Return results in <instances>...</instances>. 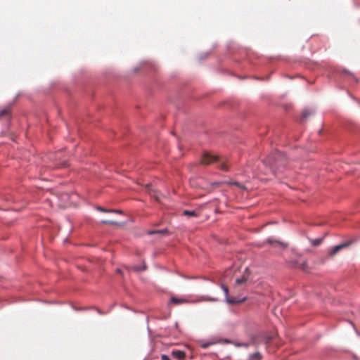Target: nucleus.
Segmentation results:
<instances>
[{
  "instance_id": "obj_1",
  "label": "nucleus",
  "mask_w": 360,
  "mask_h": 360,
  "mask_svg": "<svg viewBox=\"0 0 360 360\" xmlns=\"http://www.w3.org/2000/svg\"><path fill=\"white\" fill-rule=\"evenodd\" d=\"M201 164L209 165L217 164L218 167L223 171H228L229 166L225 158H221L210 153H205L201 158Z\"/></svg>"
},
{
  "instance_id": "obj_2",
  "label": "nucleus",
  "mask_w": 360,
  "mask_h": 360,
  "mask_svg": "<svg viewBox=\"0 0 360 360\" xmlns=\"http://www.w3.org/2000/svg\"><path fill=\"white\" fill-rule=\"evenodd\" d=\"M267 162L274 171L281 166H284L285 163V155L281 152H276L274 155H270L267 159Z\"/></svg>"
},
{
  "instance_id": "obj_3",
  "label": "nucleus",
  "mask_w": 360,
  "mask_h": 360,
  "mask_svg": "<svg viewBox=\"0 0 360 360\" xmlns=\"http://www.w3.org/2000/svg\"><path fill=\"white\" fill-rule=\"evenodd\" d=\"M276 333H267V334L261 335L259 337V338L261 340H253V341L255 343L263 342L266 345V347H268L270 345V343L271 342V341L274 340L276 339Z\"/></svg>"
},
{
  "instance_id": "obj_4",
  "label": "nucleus",
  "mask_w": 360,
  "mask_h": 360,
  "mask_svg": "<svg viewBox=\"0 0 360 360\" xmlns=\"http://www.w3.org/2000/svg\"><path fill=\"white\" fill-rule=\"evenodd\" d=\"M11 117V108L10 105L0 110V119L9 120Z\"/></svg>"
},
{
  "instance_id": "obj_5",
  "label": "nucleus",
  "mask_w": 360,
  "mask_h": 360,
  "mask_svg": "<svg viewBox=\"0 0 360 360\" xmlns=\"http://www.w3.org/2000/svg\"><path fill=\"white\" fill-rule=\"evenodd\" d=\"M350 244H351V242H347V243H344L342 244H340V245H338L333 247V249L330 252V255L331 257L335 256L340 250H341L345 248H347L348 246L350 245Z\"/></svg>"
},
{
  "instance_id": "obj_6",
  "label": "nucleus",
  "mask_w": 360,
  "mask_h": 360,
  "mask_svg": "<svg viewBox=\"0 0 360 360\" xmlns=\"http://www.w3.org/2000/svg\"><path fill=\"white\" fill-rule=\"evenodd\" d=\"M147 189L152 198H155L157 201L160 200L159 193L156 190L153 189L152 186L148 185Z\"/></svg>"
},
{
  "instance_id": "obj_7",
  "label": "nucleus",
  "mask_w": 360,
  "mask_h": 360,
  "mask_svg": "<svg viewBox=\"0 0 360 360\" xmlns=\"http://www.w3.org/2000/svg\"><path fill=\"white\" fill-rule=\"evenodd\" d=\"M188 300L184 298H177L175 297H172L168 304H181L184 303H187Z\"/></svg>"
},
{
  "instance_id": "obj_8",
  "label": "nucleus",
  "mask_w": 360,
  "mask_h": 360,
  "mask_svg": "<svg viewBox=\"0 0 360 360\" xmlns=\"http://www.w3.org/2000/svg\"><path fill=\"white\" fill-rule=\"evenodd\" d=\"M172 354L174 358L179 360L184 359L186 356L185 352L181 350H173Z\"/></svg>"
},
{
  "instance_id": "obj_9",
  "label": "nucleus",
  "mask_w": 360,
  "mask_h": 360,
  "mask_svg": "<svg viewBox=\"0 0 360 360\" xmlns=\"http://www.w3.org/2000/svg\"><path fill=\"white\" fill-rule=\"evenodd\" d=\"M218 342H219V341H218V340H210V341L205 342H200V346L203 349H207L210 346L214 345Z\"/></svg>"
},
{
  "instance_id": "obj_10",
  "label": "nucleus",
  "mask_w": 360,
  "mask_h": 360,
  "mask_svg": "<svg viewBox=\"0 0 360 360\" xmlns=\"http://www.w3.org/2000/svg\"><path fill=\"white\" fill-rule=\"evenodd\" d=\"M221 288H222L223 291L224 292L225 296L226 297L227 302H229V303H234V302H236L234 300H230V299L228 298L229 288L226 285H221Z\"/></svg>"
},
{
  "instance_id": "obj_11",
  "label": "nucleus",
  "mask_w": 360,
  "mask_h": 360,
  "mask_svg": "<svg viewBox=\"0 0 360 360\" xmlns=\"http://www.w3.org/2000/svg\"><path fill=\"white\" fill-rule=\"evenodd\" d=\"M311 114H313V112L311 110H309V109L304 110V111L302 112V118H301L302 121L305 120Z\"/></svg>"
},
{
  "instance_id": "obj_12",
  "label": "nucleus",
  "mask_w": 360,
  "mask_h": 360,
  "mask_svg": "<svg viewBox=\"0 0 360 360\" xmlns=\"http://www.w3.org/2000/svg\"><path fill=\"white\" fill-rule=\"evenodd\" d=\"M248 279V276H245V275H243L241 278H237L236 280V283L238 285H242V284L246 283Z\"/></svg>"
},
{
  "instance_id": "obj_13",
  "label": "nucleus",
  "mask_w": 360,
  "mask_h": 360,
  "mask_svg": "<svg viewBox=\"0 0 360 360\" xmlns=\"http://www.w3.org/2000/svg\"><path fill=\"white\" fill-rule=\"evenodd\" d=\"M249 359L250 360H261L262 355L259 352H255V353L250 355Z\"/></svg>"
},
{
  "instance_id": "obj_14",
  "label": "nucleus",
  "mask_w": 360,
  "mask_h": 360,
  "mask_svg": "<svg viewBox=\"0 0 360 360\" xmlns=\"http://www.w3.org/2000/svg\"><path fill=\"white\" fill-rule=\"evenodd\" d=\"M183 214L187 217H197L198 214L195 211L184 210Z\"/></svg>"
},
{
  "instance_id": "obj_15",
  "label": "nucleus",
  "mask_w": 360,
  "mask_h": 360,
  "mask_svg": "<svg viewBox=\"0 0 360 360\" xmlns=\"http://www.w3.org/2000/svg\"><path fill=\"white\" fill-rule=\"evenodd\" d=\"M323 241V238H317L311 240V243L313 246H319Z\"/></svg>"
},
{
  "instance_id": "obj_16",
  "label": "nucleus",
  "mask_w": 360,
  "mask_h": 360,
  "mask_svg": "<svg viewBox=\"0 0 360 360\" xmlns=\"http://www.w3.org/2000/svg\"><path fill=\"white\" fill-rule=\"evenodd\" d=\"M166 232H167V230L164 229V230L148 231V233L149 235H152V234H155V233H166Z\"/></svg>"
},
{
  "instance_id": "obj_17",
  "label": "nucleus",
  "mask_w": 360,
  "mask_h": 360,
  "mask_svg": "<svg viewBox=\"0 0 360 360\" xmlns=\"http://www.w3.org/2000/svg\"><path fill=\"white\" fill-rule=\"evenodd\" d=\"M127 221V220L125 221H119V220H115L114 219V221H113V224H114V226H122L123 225L125 222Z\"/></svg>"
},
{
  "instance_id": "obj_18",
  "label": "nucleus",
  "mask_w": 360,
  "mask_h": 360,
  "mask_svg": "<svg viewBox=\"0 0 360 360\" xmlns=\"http://www.w3.org/2000/svg\"><path fill=\"white\" fill-rule=\"evenodd\" d=\"M97 210L99 211L103 212H108V213H110L112 212V210H111V209H104L101 207H98Z\"/></svg>"
},
{
  "instance_id": "obj_19",
  "label": "nucleus",
  "mask_w": 360,
  "mask_h": 360,
  "mask_svg": "<svg viewBox=\"0 0 360 360\" xmlns=\"http://www.w3.org/2000/svg\"><path fill=\"white\" fill-rule=\"evenodd\" d=\"M162 360H170L169 358L166 355H162Z\"/></svg>"
},
{
  "instance_id": "obj_20",
  "label": "nucleus",
  "mask_w": 360,
  "mask_h": 360,
  "mask_svg": "<svg viewBox=\"0 0 360 360\" xmlns=\"http://www.w3.org/2000/svg\"><path fill=\"white\" fill-rule=\"evenodd\" d=\"M234 184H235V185H236V186H238V187L243 188V186H241L239 183H238V182L234 183Z\"/></svg>"
},
{
  "instance_id": "obj_21",
  "label": "nucleus",
  "mask_w": 360,
  "mask_h": 360,
  "mask_svg": "<svg viewBox=\"0 0 360 360\" xmlns=\"http://www.w3.org/2000/svg\"><path fill=\"white\" fill-rule=\"evenodd\" d=\"M60 167H66L67 166V164L65 162H63L60 165Z\"/></svg>"
},
{
  "instance_id": "obj_22",
  "label": "nucleus",
  "mask_w": 360,
  "mask_h": 360,
  "mask_svg": "<svg viewBox=\"0 0 360 360\" xmlns=\"http://www.w3.org/2000/svg\"><path fill=\"white\" fill-rule=\"evenodd\" d=\"M113 212L114 213H119V214L121 213V212L120 210H114Z\"/></svg>"
},
{
  "instance_id": "obj_23",
  "label": "nucleus",
  "mask_w": 360,
  "mask_h": 360,
  "mask_svg": "<svg viewBox=\"0 0 360 360\" xmlns=\"http://www.w3.org/2000/svg\"><path fill=\"white\" fill-rule=\"evenodd\" d=\"M279 244H280L283 248H285V247H286V245H284V244H283V243H279Z\"/></svg>"
},
{
  "instance_id": "obj_24",
  "label": "nucleus",
  "mask_w": 360,
  "mask_h": 360,
  "mask_svg": "<svg viewBox=\"0 0 360 360\" xmlns=\"http://www.w3.org/2000/svg\"><path fill=\"white\" fill-rule=\"evenodd\" d=\"M305 266H306V264H305V262H304V263L302 264V268L303 269H305Z\"/></svg>"
},
{
  "instance_id": "obj_25",
  "label": "nucleus",
  "mask_w": 360,
  "mask_h": 360,
  "mask_svg": "<svg viewBox=\"0 0 360 360\" xmlns=\"http://www.w3.org/2000/svg\"><path fill=\"white\" fill-rule=\"evenodd\" d=\"M102 222L105 224V223H108V221H105V220H102Z\"/></svg>"
},
{
  "instance_id": "obj_26",
  "label": "nucleus",
  "mask_w": 360,
  "mask_h": 360,
  "mask_svg": "<svg viewBox=\"0 0 360 360\" xmlns=\"http://www.w3.org/2000/svg\"><path fill=\"white\" fill-rule=\"evenodd\" d=\"M267 241H268V243H272V240H271V239H269Z\"/></svg>"
}]
</instances>
